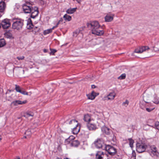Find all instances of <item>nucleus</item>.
Returning <instances> with one entry per match:
<instances>
[{"mask_svg": "<svg viewBox=\"0 0 159 159\" xmlns=\"http://www.w3.org/2000/svg\"><path fill=\"white\" fill-rule=\"evenodd\" d=\"M22 8L25 13H31L30 17L34 18L38 15L39 11L37 7H33L32 5L29 2H26L22 5Z\"/></svg>", "mask_w": 159, "mask_h": 159, "instance_id": "nucleus-1", "label": "nucleus"}, {"mask_svg": "<svg viewBox=\"0 0 159 159\" xmlns=\"http://www.w3.org/2000/svg\"><path fill=\"white\" fill-rule=\"evenodd\" d=\"M88 27L91 29L92 33L98 36L102 35L104 33L98 22L96 21H91L87 24Z\"/></svg>", "mask_w": 159, "mask_h": 159, "instance_id": "nucleus-2", "label": "nucleus"}, {"mask_svg": "<svg viewBox=\"0 0 159 159\" xmlns=\"http://www.w3.org/2000/svg\"><path fill=\"white\" fill-rule=\"evenodd\" d=\"M139 140L136 143V150L139 153H142L145 151L146 149L148 148L149 143L147 142L146 140Z\"/></svg>", "mask_w": 159, "mask_h": 159, "instance_id": "nucleus-3", "label": "nucleus"}, {"mask_svg": "<svg viewBox=\"0 0 159 159\" xmlns=\"http://www.w3.org/2000/svg\"><path fill=\"white\" fill-rule=\"evenodd\" d=\"M23 22L24 20L21 19H14L12 25V28L17 30L21 29L23 25Z\"/></svg>", "mask_w": 159, "mask_h": 159, "instance_id": "nucleus-4", "label": "nucleus"}, {"mask_svg": "<svg viewBox=\"0 0 159 159\" xmlns=\"http://www.w3.org/2000/svg\"><path fill=\"white\" fill-rule=\"evenodd\" d=\"M104 148L106 151L111 155H114L117 152L116 149L111 145H106Z\"/></svg>", "mask_w": 159, "mask_h": 159, "instance_id": "nucleus-5", "label": "nucleus"}, {"mask_svg": "<svg viewBox=\"0 0 159 159\" xmlns=\"http://www.w3.org/2000/svg\"><path fill=\"white\" fill-rule=\"evenodd\" d=\"M77 121L75 120H72L69 122V124L73 123L75 124L76 126L73 128L72 130L73 134H77L80 130V127L78 125V124L77 123Z\"/></svg>", "mask_w": 159, "mask_h": 159, "instance_id": "nucleus-6", "label": "nucleus"}, {"mask_svg": "<svg viewBox=\"0 0 159 159\" xmlns=\"http://www.w3.org/2000/svg\"><path fill=\"white\" fill-rule=\"evenodd\" d=\"M11 20L7 18H6L2 20L1 22V26L4 29H7L10 27L11 25L10 22Z\"/></svg>", "mask_w": 159, "mask_h": 159, "instance_id": "nucleus-7", "label": "nucleus"}, {"mask_svg": "<svg viewBox=\"0 0 159 159\" xmlns=\"http://www.w3.org/2000/svg\"><path fill=\"white\" fill-rule=\"evenodd\" d=\"M65 140L66 144H68L71 146L77 147L80 144V142L77 140Z\"/></svg>", "mask_w": 159, "mask_h": 159, "instance_id": "nucleus-8", "label": "nucleus"}, {"mask_svg": "<svg viewBox=\"0 0 159 159\" xmlns=\"http://www.w3.org/2000/svg\"><path fill=\"white\" fill-rule=\"evenodd\" d=\"M148 148H150L151 149V151L150 153L151 156H158L159 153L157 150V148L155 146L151 145L149 143Z\"/></svg>", "mask_w": 159, "mask_h": 159, "instance_id": "nucleus-9", "label": "nucleus"}, {"mask_svg": "<svg viewBox=\"0 0 159 159\" xmlns=\"http://www.w3.org/2000/svg\"><path fill=\"white\" fill-rule=\"evenodd\" d=\"M96 147L98 148H102L103 146H105L106 145L104 144L103 140H97L94 143Z\"/></svg>", "mask_w": 159, "mask_h": 159, "instance_id": "nucleus-10", "label": "nucleus"}, {"mask_svg": "<svg viewBox=\"0 0 159 159\" xmlns=\"http://www.w3.org/2000/svg\"><path fill=\"white\" fill-rule=\"evenodd\" d=\"M148 47L147 46H143L140 48H137L135 49V52L137 53H142L143 52L146 51L147 50L149 49Z\"/></svg>", "mask_w": 159, "mask_h": 159, "instance_id": "nucleus-11", "label": "nucleus"}, {"mask_svg": "<svg viewBox=\"0 0 159 159\" xmlns=\"http://www.w3.org/2000/svg\"><path fill=\"white\" fill-rule=\"evenodd\" d=\"M101 130L103 133L107 135H109L111 132V130L108 127L104 126L101 128Z\"/></svg>", "mask_w": 159, "mask_h": 159, "instance_id": "nucleus-12", "label": "nucleus"}, {"mask_svg": "<svg viewBox=\"0 0 159 159\" xmlns=\"http://www.w3.org/2000/svg\"><path fill=\"white\" fill-rule=\"evenodd\" d=\"M87 127L90 130H94L97 128V126L95 124L90 123H88Z\"/></svg>", "mask_w": 159, "mask_h": 159, "instance_id": "nucleus-13", "label": "nucleus"}, {"mask_svg": "<svg viewBox=\"0 0 159 159\" xmlns=\"http://www.w3.org/2000/svg\"><path fill=\"white\" fill-rule=\"evenodd\" d=\"M116 95L115 93L113 91L110 93L105 98L107 99V100H112L114 99Z\"/></svg>", "mask_w": 159, "mask_h": 159, "instance_id": "nucleus-14", "label": "nucleus"}, {"mask_svg": "<svg viewBox=\"0 0 159 159\" xmlns=\"http://www.w3.org/2000/svg\"><path fill=\"white\" fill-rule=\"evenodd\" d=\"M27 102L26 100L22 101L20 100H15L11 102V104H13L14 106H16L18 105H21L26 103Z\"/></svg>", "mask_w": 159, "mask_h": 159, "instance_id": "nucleus-15", "label": "nucleus"}, {"mask_svg": "<svg viewBox=\"0 0 159 159\" xmlns=\"http://www.w3.org/2000/svg\"><path fill=\"white\" fill-rule=\"evenodd\" d=\"M6 5L4 2L1 1L0 2V12L2 14H4Z\"/></svg>", "mask_w": 159, "mask_h": 159, "instance_id": "nucleus-16", "label": "nucleus"}, {"mask_svg": "<svg viewBox=\"0 0 159 159\" xmlns=\"http://www.w3.org/2000/svg\"><path fill=\"white\" fill-rule=\"evenodd\" d=\"M77 9V7L74 8H69L66 11V12L67 14H72L76 11Z\"/></svg>", "mask_w": 159, "mask_h": 159, "instance_id": "nucleus-17", "label": "nucleus"}, {"mask_svg": "<svg viewBox=\"0 0 159 159\" xmlns=\"http://www.w3.org/2000/svg\"><path fill=\"white\" fill-rule=\"evenodd\" d=\"M103 155V153L102 152L98 151L96 154V159H102Z\"/></svg>", "mask_w": 159, "mask_h": 159, "instance_id": "nucleus-18", "label": "nucleus"}, {"mask_svg": "<svg viewBox=\"0 0 159 159\" xmlns=\"http://www.w3.org/2000/svg\"><path fill=\"white\" fill-rule=\"evenodd\" d=\"M113 19V16H110L109 15H107L105 17V21L106 22H109L112 21Z\"/></svg>", "mask_w": 159, "mask_h": 159, "instance_id": "nucleus-19", "label": "nucleus"}, {"mask_svg": "<svg viewBox=\"0 0 159 159\" xmlns=\"http://www.w3.org/2000/svg\"><path fill=\"white\" fill-rule=\"evenodd\" d=\"M31 133V130L30 129H28L26 131L25 133V136L24 137L25 139L30 138Z\"/></svg>", "mask_w": 159, "mask_h": 159, "instance_id": "nucleus-20", "label": "nucleus"}, {"mask_svg": "<svg viewBox=\"0 0 159 159\" xmlns=\"http://www.w3.org/2000/svg\"><path fill=\"white\" fill-rule=\"evenodd\" d=\"M63 18L64 20L66 21H69L72 19L71 17L68 15L67 14H65L63 16Z\"/></svg>", "mask_w": 159, "mask_h": 159, "instance_id": "nucleus-21", "label": "nucleus"}, {"mask_svg": "<svg viewBox=\"0 0 159 159\" xmlns=\"http://www.w3.org/2000/svg\"><path fill=\"white\" fill-rule=\"evenodd\" d=\"M91 117L88 114H85L84 116V120L87 122L90 121Z\"/></svg>", "mask_w": 159, "mask_h": 159, "instance_id": "nucleus-22", "label": "nucleus"}, {"mask_svg": "<svg viewBox=\"0 0 159 159\" xmlns=\"http://www.w3.org/2000/svg\"><path fill=\"white\" fill-rule=\"evenodd\" d=\"M34 113L31 111H29L26 112L24 114V116L25 118H28L30 116H34Z\"/></svg>", "mask_w": 159, "mask_h": 159, "instance_id": "nucleus-23", "label": "nucleus"}, {"mask_svg": "<svg viewBox=\"0 0 159 159\" xmlns=\"http://www.w3.org/2000/svg\"><path fill=\"white\" fill-rule=\"evenodd\" d=\"M6 44L5 41L4 39H0V48L3 47Z\"/></svg>", "mask_w": 159, "mask_h": 159, "instance_id": "nucleus-24", "label": "nucleus"}, {"mask_svg": "<svg viewBox=\"0 0 159 159\" xmlns=\"http://www.w3.org/2000/svg\"><path fill=\"white\" fill-rule=\"evenodd\" d=\"M87 96L89 99H91L92 100L94 99L95 98V96L93 95L91 93L90 94H88L87 95Z\"/></svg>", "mask_w": 159, "mask_h": 159, "instance_id": "nucleus-25", "label": "nucleus"}, {"mask_svg": "<svg viewBox=\"0 0 159 159\" xmlns=\"http://www.w3.org/2000/svg\"><path fill=\"white\" fill-rule=\"evenodd\" d=\"M52 32V29H48L43 31V34L44 35H46L51 33Z\"/></svg>", "mask_w": 159, "mask_h": 159, "instance_id": "nucleus-26", "label": "nucleus"}, {"mask_svg": "<svg viewBox=\"0 0 159 159\" xmlns=\"http://www.w3.org/2000/svg\"><path fill=\"white\" fill-rule=\"evenodd\" d=\"M33 25L32 23L31 22L30 23H27V28L28 29H30L33 28Z\"/></svg>", "mask_w": 159, "mask_h": 159, "instance_id": "nucleus-27", "label": "nucleus"}, {"mask_svg": "<svg viewBox=\"0 0 159 159\" xmlns=\"http://www.w3.org/2000/svg\"><path fill=\"white\" fill-rule=\"evenodd\" d=\"M6 37L9 39H11L12 38V35L9 32H7L5 34Z\"/></svg>", "mask_w": 159, "mask_h": 159, "instance_id": "nucleus-28", "label": "nucleus"}, {"mask_svg": "<svg viewBox=\"0 0 159 159\" xmlns=\"http://www.w3.org/2000/svg\"><path fill=\"white\" fill-rule=\"evenodd\" d=\"M126 77V74L125 73L122 74L118 77V79L120 80H123L125 79Z\"/></svg>", "mask_w": 159, "mask_h": 159, "instance_id": "nucleus-29", "label": "nucleus"}, {"mask_svg": "<svg viewBox=\"0 0 159 159\" xmlns=\"http://www.w3.org/2000/svg\"><path fill=\"white\" fill-rule=\"evenodd\" d=\"M154 127L159 130V122L156 121L155 123Z\"/></svg>", "mask_w": 159, "mask_h": 159, "instance_id": "nucleus-30", "label": "nucleus"}, {"mask_svg": "<svg viewBox=\"0 0 159 159\" xmlns=\"http://www.w3.org/2000/svg\"><path fill=\"white\" fill-rule=\"evenodd\" d=\"M50 50L51 51L50 53V55H54V53L57 52V50L54 49L50 48Z\"/></svg>", "mask_w": 159, "mask_h": 159, "instance_id": "nucleus-31", "label": "nucleus"}, {"mask_svg": "<svg viewBox=\"0 0 159 159\" xmlns=\"http://www.w3.org/2000/svg\"><path fill=\"white\" fill-rule=\"evenodd\" d=\"M15 90H16V91L17 92H20V90H21V88H20V87L16 85V84L15 85Z\"/></svg>", "mask_w": 159, "mask_h": 159, "instance_id": "nucleus-32", "label": "nucleus"}, {"mask_svg": "<svg viewBox=\"0 0 159 159\" xmlns=\"http://www.w3.org/2000/svg\"><path fill=\"white\" fill-rule=\"evenodd\" d=\"M134 143V140H129V145L131 148H133V144Z\"/></svg>", "mask_w": 159, "mask_h": 159, "instance_id": "nucleus-33", "label": "nucleus"}, {"mask_svg": "<svg viewBox=\"0 0 159 159\" xmlns=\"http://www.w3.org/2000/svg\"><path fill=\"white\" fill-rule=\"evenodd\" d=\"M20 93L25 95H27L28 94V92L25 91L24 90H21L20 92Z\"/></svg>", "mask_w": 159, "mask_h": 159, "instance_id": "nucleus-34", "label": "nucleus"}, {"mask_svg": "<svg viewBox=\"0 0 159 159\" xmlns=\"http://www.w3.org/2000/svg\"><path fill=\"white\" fill-rule=\"evenodd\" d=\"M154 109V107L151 108H146V111H148V112H150L151 111L153 110Z\"/></svg>", "mask_w": 159, "mask_h": 159, "instance_id": "nucleus-35", "label": "nucleus"}, {"mask_svg": "<svg viewBox=\"0 0 159 159\" xmlns=\"http://www.w3.org/2000/svg\"><path fill=\"white\" fill-rule=\"evenodd\" d=\"M130 159H136V154L134 152V153H132Z\"/></svg>", "mask_w": 159, "mask_h": 159, "instance_id": "nucleus-36", "label": "nucleus"}, {"mask_svg": "<svg viewBox=\"0 0 159 159\" xmlns=\"http://www.w3.org/2000/svg\"><path fill=\"white\" fill-rule=\"evenodd\" d=\"M25 58V57L24 56H22L21 57H16V58L18 60H23Z\"/></svg>", "mask_w": 159, "mask_h": 159, "instance_id": "nucleus-37", "label": "nucleus"}, {"mask_svg": "<svg viewBox=\"0 0 159 159\" xmlns=\"http://www.w3.org/2000/svg\"><path fill=\"white\" fill-rule=\"evenodd\" d=\"M129 102L127 100H126L125 102H123V105L125 106L126 107L129 104Z\"/></svg>", "mask_w": 159, "mask_h": 159, "instance_id": "nucleus-38", "label": "nucleus"}, {"mask_svg": "<svg viewBox=\"0 0 159 159\" xmlns=\"http://www.w3.org/2000/svg\"><path fill=\"white\" fill-rule=\"evenodd\" d=\"M91 94L93 95L94 96L95 95V97L98 95V93H97L95 92L94 91H93L91 93Z\"/></svg>", "mask_w": 159, "mask_h": 159, "instance_id": "nucleus-39", "label": "nucleus"}, {"mask_svg": "<svg viewBox=\"0 0 159 159\" xmlns=\"http://www.w3.org/2000/svg\"><path fill=\"white\" fill-rule=\"evenodd\" d=\"M75 137L72 135L70 136L68 138L66 139H75Z\"/></svg>", "mask_w": 159, "mask_h": 159, "instance_id": "nucleus-40", "label": "nucleus"}, {"mask_svg": "<svg viewBox=\"0 0 159 159\" xmlns=\"http://www.w3.org/2000/svg\"><path fill=\"white\" fill-rule=\"evenodd\" d=\"M130 127L132 129V131H133L135 129V126L134 125H132L130 126Z\"/></svg>", "mask_w": 159, "mask_h": 159, "instance_id": "nucleus-41", "label": "nucleus"}, {"mask_svg": "<svg viewBox=\"0 0 159 159\" xmlns=\"http://www.w3.org/2000/svg\"><path fill=\"white\" fill-rule=\"evenodd\" d=\"M153 103L157 104L159 103V100H155L153 102Z\"/></svg>", "mask_w": 159, "mask_h": 159, "instance_id": "nucleus-42", "label": "nucleus"}, {"mask_svg": "<svg viewBox=\"0 0 159 159\" xmlns=\"http://www.w3.org/2000/svg\"><path fill=\"white\" fill-rule=\"evenodd\" d=\"M91 88L92 89H94L96 88V86L94 85H91Z\"/></svg>", "mask_w": 159, "mask_h": 159, "instance_id": "nucleus-43", "label": "nucleus"}, {"mask_svg": "<svg viewBox=\"0 0 159 159\" xmlns=\"http://www.w3.org/2000/svg\"><path fill=\"white\" fill-rule=\"evenodd\" d=\"M59 21L57 23V24L55 26V27H57V26H58V25H59Z\"/></svg>", "mask_w": 159, "mask_h": 159, "instance_id": "nucleus-44", "label": "nucleus"}, {"mask_svg": "<svg viewBox=\"0 0 159 159\" xmlns=\"http://www.w3.org/2000/svg\"><path fill=\"white\" fill-rule=\"evenodd\" d=\"M113 138H112V139H116V136H114V134H113Z\"/></svg>", "mask_w": 159, "mask_h": 159, "instance_id": "nucleus-45", "label": "nucleus"}, {"mask_svg": "<svg viewBox=\"0 0 159 159\" xmlns=\"http://www.w3.org/2000/svg\"><path fill=\"white\" fill-rule=\"evenodd\" d=\"M56 28V27H55V26H53L52 28H51V29H52V30L54 29L55 28Z\"/></svg>", "mask_w": 159, "mask_h": 159, "instance_id": "nucleus-46", "label": "nucleus"}, {"mask_svg": "<svg viewBox=\"0 0 159 159\" xmlns=\"http://www.w3.org/2000/svg\"><path fill=\"white\" fill-rule=\"evenodd\" d=\"M43 52H47V50L46 49H44L43 50Z\"/></svg>", "mask_w": 159, "mask_h": 159, "instance_id": "nucleus-47", "label": "nucleus"}, {"mask_svg": "<svg viewBox=\"0 0 159 159\" xmlns=\"http://www.w3.org/2000/svg\"><path fill=\"white\" fill-rule=\"evenodd\" d=\"M6 99H7V100H8V101H10V99H9V98H6Z\"/></svg>", "mask_w": 159, "mask_h": 159, "instance_id": "nucleus-48", "label": "nucleus"}, {"mask_svg": "<svg viewBox=\"0 0 159 159\" xmlns=\"http://www.w3.org/2000/svg\"><path fill=\"white\" fill-rule=\"evenodd\" d=\"M2 90V89L1 88H0V92H1Z\"/></svg>", "mask_w": 159, "mask_h": 159, "instance_id": "nucleus-49", "label": "nucleus"}, {"mask_svg": "<svg viewBox=\"0 0 159 159\" xmlns=\"http://www.w3.org/2000/svg\"><path fill=\"white\" fill-rule=\"evenodd\" d=\"M3 14H0V18L2 16Z\"/></svg>", "mask_w": 159, "mask_h": 159, "instance_id": "nucleus-50", "label": "nucleus"}, {"mask_svg": "<svg viewBox=\"0 0 159 159\" xmlns=\"http://www.w3.org/2000/svg\"><path fill=\"white\" fill-rule=\"evenodd\" d=\"M16 159H20V157H17Z\"/></svg>", "mask_w": 159, "mask_h": 159, "instance_id": "nucleus-51", "label": "nucleus"}, {"mask_svg": "<svg viewBox=\"0 0 159 159\" xmlns=\"http://www.w3.org/2000/svg\"><path fill=\"white\" fill-rule=\"evenodd\" d=\"M64 159H69L67 158H64Z\"/></svg>", "mask_w": 159, "mask_h": 159, "instance_id": "nucleus-52", "label": "nucleus"}, {"mask_svg": "<svg viewBox=\"0 0 159 159\" xmlns=\"http://www.w3.org/2000/svg\"><path fill=\"white\" fill-rule=\"evenodd\" d=\"M1 23H0V29L1 28Z\"/></svg>", "mask_w": 159, "mask_h": 159, "instance_id": "nucleus-53", "label": "nucleus"}, {"mask_svg": "<svg viewBox=\"0 0 159 159\" xmlns=\"http://www.w3.org/2000/svg\"><path fill=\"white\" fill-rule=\"evenodd\" d=\"M131 139V138H129V139Z\"/></svg>", "mask_w": 159, "mask_h": 159, "instance_id": "nucleus-54", "label": "nucleus"}, {"mask_svg": "<svg viewBox=\"0 0 159 159\" xmlns=\"http://www.w3.org/2000/svg\"><path fill=\"white\" fill-rule=\"evenodd\" d=\"M29 20H30V21H31L30 19H29Z\"/></svg>", "mask_w": 159, "mask_h": 159, "instance_id": "nucleus-55", "label": "nucleus"}, {"mask_svg": "<svg viewBox=\"0 0 159 159\" xmlns=\"http://www.w3.org/2000/svg\"><path fill=\"white\" fill-rule=\"evenodd\" d=\"M7 92H6V94H7Z\"/></svg>", "mask_w": 159, "mask_h": 159, "instance_id": "nucleus-56", "label": "nucleus"}]
</instances>
